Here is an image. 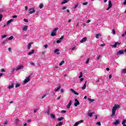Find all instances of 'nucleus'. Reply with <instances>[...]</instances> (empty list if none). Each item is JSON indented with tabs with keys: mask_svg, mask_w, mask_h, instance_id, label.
I'll use <instances>...</instances> for the list:
<instances>
[{
	"mask_svg": "<svg viewBox=\"0 0 126 126\" xmlns=\"http://www.w3.org/2000/svg\"><path fill=\"white\" fill-rule=\"evenodd\" d=\"M35 12H36V10L34 7H31L29 8V13H30V14H33V13H35Z\"/></svg>",
	"mask_w": 126,
	"mask_h": 126,
	"instance_id": "obj_1",
	"label": "nucleus"
},
{
	"mask_svg": "<svg viewBox=\"0 0 126 126\" xmlns=\"http://www.w3.org/2000/svg\"><path fill=\"white\" fill-rule=\"evenodd\" d=\"M121 106L119 104H115L112 108V111H117L120 109Z\"/></svg>",
	"mask_w": 126,
	"mask_h": 126,
	"instance_id": "obj_2",
	"label": "nucleus"
},
{
	"mask_svg": "<svg viewBox=\"0 0 126 126\" xmlns=\"http://www.w3.org/2000/svg\"><path fill=\"white\" fill-rule=\"evenodd\" d=\"M59 30V29L55 28L51 33V36H57V31Z\"/></svg>",
	"mask_w": 126,
	"mask_h": 126,
	"instance_id": "obj_3",
	"label": "nucleus"
},
{
	"mask_svg": "<svg viewBox=\"0 0 126 126\" xmlns=\"http://www.w3.org/2000/svg\"><path fill=\"white\" fill-rule=\"evenodd\" d=\"M112 7H113V4H112V1L109 0L108 7L106 9V10H109L110 9V8H112Z\"/></svg>",
	"mask_w": 126,
	"mask_h": 126,
	"instance_id": "obj_4",
	"label": "nucleus"
},
{
	"mask_svg": "<svg viewBox=\"0 0 126 126\" xmlns=\"http://www.w3.org/2000/svg\"><path fill=\"white\" fill-rule=\"evenodd\" d=\"M30 81V77H26L24 81V84H26V83H28Z\"/></svg>",
	"mask_w": 126,
	"mask_h": 126,
	"instance_id": "obj_5",
	"label": "nucleus"
},
{
	"mask_svg": "<svg viewBox=\"0 0 126 126\" xmlns=\"http://www.w3.org/2000/svg\"><path fill=\"white\" fill-rule=\"evenodd\" d=\"M24 68V66H23V65L21 64L20 65H18L16 67V71L19 70L20 69H23Z\"/></svg>",
	"mask_w": 126,
	"mask_h": 126,
	"instance_id": "obj_6",
	"label": "nucleus"
},
{
	"mask_svg": "<svg viewBox=\"0 0 126 126\" xmlns=\"http://www.w3.org/2000/svg\"><path fill=\"white\" fill-rule=\"evenodd\" d=\"M118 45H121V43L119 42H116L114 45H110L111 47L112 48H117Z\"/></svg>",
	"mask_w": 126,
	"mask_h": 126,
	"instance_id": "obj_7",
	"label": "nucleus"
},
{
	"mask_svg": "<svg viewBox=\"0 0 126 126\" xmlns=\"http://www.w3.org/2000/svg\"><path fill=\"white\" fill-rule=\"evenodd\" d=\"M82 123H83V120H80V121L77 122L75 123L74 126H78L79 124H82Z\"/></svg>",
	"mask_w": 126,
	"mask_h": 126,
	"instance_id": "obj_8",
	"label": "nucleus"
},
{
	"mask_svg": "<svg viewBox=\"0 0 126 126\" xmlns=\"http://www.w3.org/2000/svg\"><path fill=\"white\" fill-rule=\"evenodd\" d=\"M79 104V101H78L77 99H75V103L74 104V106L75 107H77V106H78Z\"/></svg>",
	"mask_w": 126,
	"mask_h": 126,
	"instance_id": "obj_9",
	"label": "nucleus"
},
{
	"mask_svg": "<svg viewBox=\"0 0 126 126\" xmlns=\"http://www.w3.org/2000/svg\"><path fill=\"white\" fill-rule=\"evenodd\" d=\"M70 91L72 92V93H73V94H74L75 95H79V94L75 92L74 90L71 89H70Z\"/></svg>",
	"mask_w": 126,
	"mask_h": 126,
	"instance_id": "obj_10",
	"label": "nucleus"
},
{
	"mask_svg": "<svg viewBox=\"0 0 126 126\" xmlns=\"http://www.w3.org/2000/svg\"><path fill=\"white\" fill-rule=\"evenodd\" d=\"M60 52V49H56L54 51V53L55 54H57V55H61V53L59 52Z\"/></svg>",
	"mask_w": 126,
	"mask_h": 126,
	"instance_id": "obj_11",
	"label": "nucleus"
},
{
	"mask_svg": "<svg viewBox=\"0 0 126 126\" xmlns=\"http://www.w3.org/2000/svg\"><path fill=\"white\" fill-rule=\"evenodd\" d=\"M124 53L125 51H124V50H119L117 52V55H124Z\"/></svg>",
	"mask_w": 126,
	"mask_h": 126,
	"instance_id": "obj_12",
	"label": "nucleus"
},
{
	"mask_svg": "<svg viewBox=\"0 0 126 126\" xmlns=\"http://www.w3.org/2000/svg\"><path fill=\"white\" fill-rule=\"evenodd\" d=\"M71 104H72V101L71 100H70L69 103L66 106V108L67 109H69V108H70V106H71Z\"/></svg>",
	"mask_w": 126,
	"mask_h": 126,
	"instance_id": "obj_13",
	"label": "nucleus"
},
{
	"mask_svg": "<svg viewBox=\"0 0 126 126\" xmlns=\"http://www.w3.org/2000/svg\"><path fill=\"white\" fill-rule=\"evenodd\" d=\"M32 44L33 42H30L28 45V50H30L31 49V47H32Z\"/></svg>",
	"mask_w": 126,
	"mask_h": 126,
	"instance_id": "obj_14",
	"label": "nucleus"
},
{
	"mask_svg": "<svg viewBox=\"0 0 126 126\" xmlns=\"http://www.w3.org/2000/svg\"><path fill=\"white\" fill-rule=\"evenodd\" d=\"M14 87V86L13 85V83H11L10 85L7 87L8 89H12Z\"/></svg>",
	"mask_w": 126,
	"mask_h": 126,
	"instance_id": "obj_15",
	"label": "nucleus"
},
{
	"mask_svg": "<svg viewBox=\"0 0 126 126\" xmlns=\"http://www.w3.org/2000/svg\"><path fill=\"white\" fill-rule=\"evenodd\" d=\"M120 124V120H116L115 122L113 123V125H115V126H118Z\"/></svg>",
	"mask_w": 126,
	"mask_h": 126,
	"instance_id": "obj_16",
	"label": "nucleus"
},
{
	"mask_svg": "<svg viewBox=\"0 0 126 126\" xmlns=\"http://www.w3.org/2000/svg\"><path fill=\"white\" fill-rule=\"evenodd\" d=\"M87 40V38L86 37H85L82 38V39L80 41V43H84V42H86V40Z\"/></svg>",
	"mask_w": 126,
	"mask_h": 126,
	"instance_id": "obj_17",
	"label": "nucleus"
},
{
	"mask_svg": "<svg viewBox=\"0 0 126 126\" xmlns=\"http://www.w3.org/2000/svg\"><path fill=\"white\" fill-rule=\"evenodd\" d=\"M87 83V81H85V83L84 84L83 87H82V90H85V89L86 88V84Z\"/></svg>",
	"mask_w": 126,
	"mask_h": 126,
	"instance_id": "obj_18",
	"label": "nucleus"
},
{
	"mask_svg": "<svg viewBox=\"0 0 126 126\" xmlns=\"http://www.w3.org/2000/svg\"><path fill=\"white\" fill-rule=\"evenodd\" d=\"M94 114H95V112H91V113H89L88 114V116H89V117H90V118H91V117H92L93 116Z\"/></svg>",
	"mask_w": 126,
	"mask_h": 126,
	"instance_id": "obj_19",
	"label": "nucleus"
},
{
	"mask_svg": "<svg viewBox=\"0 0 126 126\" xmlns=\"http://www.w3.org/2000/svg\"><path fill=\"white\" fill-rule=\"evenodd\" d=\"M34 53H35V50H32L31 52H29L28 53V55H29V56H31V55H33V54H34Z\"/></svg>",
	"mask_w": 126,
	"mask_h": 126,
	"instance_id": "obj_20",
	"label": "nucleus"
},
{
	"mask_svg": "<svg viewBox=\"0 0 126 126\" xmlns=\"http://www.w3.org/2000/svg\"><path fill=\"white\" fill-rule=\"evenodd\" d=\"M111 117L112 118H113V117H116V111H112Z\"/></svg>",
	"mask_w": 126,
	"mask_h": 126,
	"instance_id": "obj_21",
	"label": "nucleus"
},
{
	"mask_svg": "<svg viewBox=\"0 0 126 126\" xmlns=\"http://www.w3.org/2000/svg\"><path fill=\"white\" fill-rule=\"evenodd\" d=\"M28 29V26H25L23 28V31H27V30Z\"/></svg>",
	"mask_w": 126,
	"mask_h": 126,
	"instance_id": "obj_22",
	"label": "nucleus"
},
{
	"mask_svg": "<svg viewBox=\"0 0 126 126\" xmlns=\"http://www.w3.org/2000/svg\"><path fill=\"white\" fill-rule=\"evenodd\" d=\"M126 120L124 119L123 120V121H122V124L123 125V126H126Z\"/></svg>",
	"mask_w": 126,
	"mask_h": 126,
	"instance_id": "obj_23",
	"label": "nucleus"
},
{
	"mask_svg": "<svg viewBox=\"0 0 126 126\" xmlns=\"http://www.w3.org/2000/svg\"><path fill=\"white\" fill-rule=\"evenodd\" d=\"M63 125V122H60L57 124L56 126H62Z\"/></svg>",
	"mask_w": 126,
	"mask_h": 126,
	"instance_id": "obj_24",
	"label": "nucleus"
},
{
	"mask_svg": "<svg viewBox=\"0 0 126 126\" xmlns=\"http://www.w3.org/2000/svg\"><path fill=\"white\" fill-rule=\"evenodd\" d=\"M101 36L102 34H101L100 33L96 34H95V38H96V39H99V37H101Z\"/></svg>",
	"mask_w": 126,
	"mask_h": 126,
	"instance_id": "obj_25",
	"label": "nucleus"
},
{
	"mask_svg": "<svg viewBox=\"0 0 126 126\" xmlns=\"http://www.w3.org/2000/svg\"><path fill=\"white\" fill-rule=\"evenodd\" d=\"M61 87H62V86H61V84H60L59 87L55 89V92H57V91H59L60 89H61Z\"/></svg>",
	"mask_w": 126,
	"mask_h": 126,
	"instance_id": "obj_26",
	"label": "nucleus"
},
{
	"mask_svg": "<svg viewBox=\"0 0 126 126\" xmlns=\"http://www.w3.org/2000/svg\"><path fill=\"white\" fill-rule=\"evenodd\" d=\"M50 115H51V119H56V116H55V115H54V114L51 113V114H50Z\"/></svg>",
	"mask_w": 126,
	"mask_h": 126,
	"instance_id": "obj_27",
	"label": "nucleus"
},
{
	"mask_svg": "<svg viewBox=\"0 0 126 126\" xmlns=\"http://www.w3.org/2000/svg\"><path fill=\"white\" fill-rule=\"evenodd\" d=\"M42 7H44V4L43 3H41L39 5V8H40V9H42Z\"/></svg>",
	"mask_w": 126,
	"mask_h": 126,
	"instance_id": "obj_28",
	"label": "nucleus"
},
{
	"mask_svg": "<svg viewBox=\"0 0 126 126\" xmlns=\"http://www.w3.org/2000/svg\"><path fill=\"white\" fill-rule=\"evenodd\" d=\"M69 0H64L62 2V4H64V3H66V2H68Z\"/></svg>",
	"mask_w": 126,
	"mask_h": 126,
	"instance_id": "obj_29",
	"label": "nucleus"
},
{
	"mask_svg": "<svg viewBox=\"0 0 126 126\" xmlns=\"http://www.w3.org/2000/svg\"><path fill=\"white\" fill-rule=\"evenodd\" d=\"M12 21H13V19H10V20L8 21L7 22V25H8V24H10Z\"/></svg>",
	"mask_w": 126,
	"mask_h": 126,
	"instance_id": "obj_30",
	"label": "nucleus"
},
{
	"mask_svg": "<svg viewBox=\"0 0 126 126\" xmlns=\"http://www.w3.org/2000/svg\"><path fill=\"white\" fill-rule=\"evenodd\" d=\"M121 73L126 74V68L123 69L122 70H121Z\"/></svg>",
	"mask_w": 126,
	"mask_h": 126,
	"instance_id": "obj_31",
	"label": "nucleus"
},
{
	"mask_svg": "<svg viewBox=\"0 0 126 126\" xmlns=\"http://www.w3.org/2000/svg\"><path fill=\"white\" fill-rule=\"evenodd\" d=\"M20 122L18 119H15V123L16 124V125L17 126L18 125V123Z\"/></svg>",
	"mask_w": 126,
	"mask_h": 126,
	"instance_id": "obj_32",
	"label": "nucleus"
},
{
	"mask_svg": "<svg viewBox=\"0 0 126 126\" xmlns=\"http://www.w3.org/2000/svg\"><path fill=\"white\" fill-rule=\"evenodd\" d=\"M83 76V74H82V72H80L79 73V78H81Z\"/></svg>",
	"mask_w": 126,
	"mask_h": 126,
	"instance_id": "obj_33",
	"label": "nucleus"
},
{
	"mask_svg": "<svg viewBox=\"0 0 126 126\" xmlns=\"http://www.w3.org/2000/svg\"><path fill=\"white\" fill-rule=\"evenodd\" d=\"M64 118L63 117H61V118H58V121H62V120H63Z\"/></svg>",
	"mask_w": 126,
	"mask_h": 126,
	"instance_id": "obj_34",
	"label": "nucleus"
},
{
	"mask_svg": "<svg viewBox=\"0 0 126 126\" xmlns=\"http://www.w3.org/2000/svg\"><path fill=\"white\" fill-rule=\"evenodd\" d=\"M8 124V121H6L4 122V123L3 124V125H4V126H6V125H7Z\"/></svg>",
	"mask_w": 126,
	"mask_h": 126,
	"instance_id": "obj_35",
	"label": "nucleus"
},
{
	"mask_svg": "<svg viewBox=\"0 0 126 126\" xmlns=\"http://www.w3.org/2000/svg\"><path fill=\"white\" fill-rule=\"evenodd\" d=\"M112 33H113V35L116 34V30H115V29L112 30Z\"/></svg>",
	"mask_w": 126,
	"mask_h": 126,
	"instance_id": "obj_36",
	"label": "nucleus"
},
{
	"mask_svg": "<svg viewBox=\"0 0 126 126\" xmlns=\"http://www.w3.org/2000/svg\"><path fill=\"white\" fill-rule=\"evenodd\" d=\"M63 63H64V62L63 61H62L61 63H60L59 65L61 66L63 64Z\"/></svg>",
	"mask_w": 126,
	"mask_h": 126,
	"instance_id": "obj_37",
	"label": "nucleus"
},
{
	"mask_svg": "<svg viewBox=\"0 0 126 126\" xmlns=\"http://www.w3.org/2000/svg\"><path fill=\"white\" fill-rule=\"evenodd\" d=\"M100 58H101V55H98L96 57V60H97V61H99V60H100Z\"/></svg>",
	"mask_w": 126,
	"mask_h": 126,
	"instance_id": "obj_38",
	"label": "nucleus"
},
{
	"mask_svg": "<svg viewBox=\"0 0 126 126\" xmlns=\"http://www.w3.org/2000/svg\"><path fill=\"white\" fill-rule=\"evenodd\" d=\"M88 100L90 101V102H94V99L92 98H88Z\"/></svg>",
	"mask_w": 126,
	"mask_h": 126,
	"instance_id": "obj_39",
	"label": "nucleus"
},
{
	"mask_svg": "<svg viewBox=\"0 0 126 126\" xmlns=\"http://www.w3.org/2000/svg\"><path fill=\"white\" fill-rule=\"evenodd\" d=\"M63 38H64V36H62L59 39V40L62 42V41H63Z\"/></svg>",
	"mask_w": 126,
	"mask_h": 126,
	"instance_id": "obj_40",
	"label": "nucleus"
},
{
	"mask_svg": "<svg viewBox=\"0 0 126 126\" xmlns=\"http://www.w3.org/2000/svg\"><path fill=\"white\" fill-rule=\"evenodd\" d=\"M19 86H20V84H16V86H15V87L16 88H17V87H19Z\"/></svg>",
	"mask_w": 126,
	"mask_h": 126,
	"instance_id": "obj_41",
	"label": "nucleus"
},
{
	"mask_svg": "<svg viewBox=\"0 0 126 126\" xmlns=\"http://www.w3.org/2000/svg\"><path fill=\"white\" fill-rule=\"evenodd\" d=\"M76 49V46H74L71 49L72 51H75V50Z\"/></svg>",
	"mask_w": 126,
	"mask_h": 126,
	"instance_id": "obj_42",
	"label": "nucleus"
},
{
	"mask_svg": "<svg viewBox=\"0 0 126 126\" xmlns=\"http://www.w3.org/2000/svg\"><path fill=\"white\" fill-rule=\"evenodd\" d=\"M46 96H47V94H43V95L41 96V99H44V98H45V97H46Z\"/></svg>",
	"mask_w": 126,
	"mask_h": 126,
	"instance_id": "obj_43",
	"label": "nucleus"
},
{
	"mask_svg": "<svg viewBox=\"0 0 126 126\" xmlns=\"http://www.w3.org/2000/svg\"><path fill=\"white\" fill-rule=\"evenodd\" d=\"M24 21L25 22H27V23L29 22V21L28 19H24Z\"/></svg>",
	"mask_w": 126,
	"mask_h": 126,
	"instance_id": "obj_44",
	"label": "nucleus"
},
{
	"mask_svg": "<svg viewBox=\"0 0 126 126\" xmlns=\"http://www.w3.org/2000/svg\"><path fill=\"white\" fill-rule=\"evenodd\" d=\"M126 35V31L125 32V33H123L122 34V37H125Z\"/></svg>",
	"mask_w": 126,
	"mask_h": 126,
	"instance_id": "obj_45",
	"label": "nucleus"
},
{
	"mask_svg": "<svg viewBox=\"0 0 126 126\" xmlns=\"http://www.w3.org/2000/svg\"><path fill=\"white\" fill-rule=\"evenodd\" d=\"M54 69H59V66H54Z\"/></svg>",
	"mask_w": 126,
	"mask_h": 126,
	"instance_id": "obj_46",
	"label": "nucleus"
},
{
	"mask_svg": "<svg viewBox=\"0 0 126 126\" xmlns=\"http://www.w3.org/2000/svg\"><path fill=\"white\" fill-rule=\"evenodd\" d=\"M12 39H13V36H11L9 37V38L8 39V40H12Z\"/></svg>",
	"mask_w": 126,
	"mask_h": 126,
	"instance_id": "obj_47",
	"label": "nucleus"
},
{
	"mask_svg": "<svg viewBox=\"0 0 126 126\" xmlns=\"http://www.w3.org/2000/svg\"><path fill=\"white\" fill-rule=\"evenodd\" d=\"M25 9L26 11H27V10H28V6H25Z\"/></svg>",
	"mask_w": 126,
	"mask_h": 126,
	"instance_id": "obj_48",
	"label": "nucleus"
},
{
	"mask_svg": "<svg viewBox=\"0 0 126 126\" xmlns=\"http://www.w3.org/2000/svg\"><path fill=\"white\" fill-rule=\"evenodd\" d=\"M96 125H98V126H101V122H97Z\"/></svg>",
	"mask_w": 126,
	"mask_h": 126,
	"instance_id": "obj_49",
	"label": "nucleus"
},
{
	"mask_svg": "<svg viewBox=\"0 0 126 126\" xmlns=\"http://www.w3.org/2000/svg\"><path fill=\"white\" fill-rule=\"evenodd\" d=\"M87 4H88V2H87L83 3V5H86Z\"/></svg>",
	"mask_w": 126,
	"mask_h": 126,
	"instance_id": "obj_50",
	"label": "nucleus"
},
{
	"mask_svg": "<svg viewBox=\"0 0 126 126\" xmlns=\"http://www.w3.org/2000/svg\"><path fill=\"white\" fill-rule=\"evenodd\" d=\"M6 37V35H2L1 38L2 39H4V38H5Z\"/></svg>",
	"mask_w": 126,
	"mask_h": 126,
	"instance_id": "obj_51",
	"label": "nucleus"
},
{
	"mask_svg": "<svg viewBox=\"0 0 126 126\" xmlns=\"http://www.w3.org/2000/svg\"><path fill=\"white\" fill-rule=\"evenodd\" d=\"M46 54V51H43L41 53V55H45Z\"/></svg>",
	"mask_w": 126,
	"mask_h": 126,
	"instance_id": "obj_52",
	"label": "nucleus"
},
{
	"mask_svg": "<svg viewBox=\"0 0 126 126\" xmlns=\"http://www.w3.org/2000/svg\"><path fill=\"white\" fill-rule=\"evenodd\" d=\"M61 42H62L61 40H57L56 43H57L58 44H60V43H61Z\"/></svg>",
	"mask_w": 126,
	"mask_h": 126,
	"instance_id": "obj_53",
	"label": "nucleus"
},
{
	"mask_svg": "<svg viewBox=\"0 0 126 126\" xmlns=\"http://www.w3.org/2000/svg\"><path fill=\"white\" fill-rule=\"evenodd\" d=\"M12 70L13 72H14V71H15V70H16V68H13L12 69Z\"/></svg>",
	"mask_w": 126,
	"mask_h": 126,
	"instance_id": "obj_54",
	"label": "nucleus"
},
{
	"mask_svg": "<svg viewBox=\"0 0 126 126\" xmlns=\"http://www.w3.org/2000/svg\"><path fill=\"white\" fill-rule=\"evenodd\" d=\"M1 72H5V70L4 69L2 68L1 70Z\"/></svg>",
	"mask_w": 126,
	"mask_h": 126,
	"instance_id": "obj_55",
	"label": "nucleus"
},
{
	"mask_svg": "<svg viewBox=\"0 0 126 126\" xmlns=\"http://www.w3.org/2000/svg\"><path fill=\"white\" fill-rule=\"evenodd\" d=\"M61 98H62V96H61V95H60V96H59L58 97H57V100H60V99H61Z\"/></svg>",
	"mask_w": 126,
	"mask_h": 126,
	"instance_id": "obj_56",
	"label": "nucleus"
},
{
	"mask_svg": "<svg viewBox=\"0 0 126 126\" xmlns=\"http://www.w3.org/2000/svg\"><path fill=\"white\" fill-rule=\"evenodd\" d=\"M90 22H91V20L89 19L88 21H87L86 23H90Z\"/></svg>",
	"mask_w": 126,
	"mask_h": 126,
	"instance_id": "obj_57",
	"label": "nucleus"
},
{
	"mask_svg": "<svg viewBox=\"0 0 126 126\" xmlns=\"http://www.w3.org/2000/svg\"><path fill=\"white\" fill-rule=\"evenodd\" d=\"M94 117H95V120H97V119H98V115H94Z\"/></svg>",
	"mask_w": 126,
	"mask_h": 126,
	"instance_id": "obj_58",
	"label": "nucleus"
},
{
	"mask_svg": "<svg viewBox=\"0 0 126 126\" xmlns=\"http://www.w3.org/2000/svg\"><path fill=\"white\" fill-rule=\"evenodd\" d=\"M63 10H64V9H66V7L64 6L62 8Z\"/></svg>",
	"mask_w": 126,
	"mask_h": 126,
	"instance_id": "obj_59",
	"label": "nucleus"
},
{
	"mask_svg": "<svg viewBox=\"0 0 126 126\" xmlns=\"http://www.w3.org/2000/svg\"><path fill=\"white\" fill-rule=\"evenodd\" d=\"M44 48H45V49H47V48H48V44H46L44 46Z\"/></svg>",
	"mask_w": 126,
	"mask_h": 126,
	"instance_id": "obj_60",
	"label": "nucleus"
},
{
	"mask_svg": "<svg viewBox=\"0 0 126 126\" xmlns=\"http://www.w3.org/2000/svg\"><path fill=\"white\" fill-rule=\"evenodd\" d=\"M30 64H31V65H35V64H34V63L32 62H31Z\"/></svg>",
	"mask_w": 126,
	"mask_h": 126,
	"instance_id": "obj_61",
	"label": "nucleus"
},
{
	"mask_svg": "<svg viewBox=\"0 0 126 126\" xmlns=\"http://www.w3.org/2000/svg\"><path fill=\"white\" fill-rule=\"evenodd\" d=\"M77 6H78V4L75 5L74 6V8H75V9L77 7Z\"/></svg>",
	"mask_w": 126,
	"mask_h": 126,
	"instance_id": "obj_62",
	"label": "nucleus"
},
{
	"mask_svg": "<svg viewBox=\"0 0 126 126\" xmlns=\"http://www.w3.org/2000/svg\"><path fill=\"white\" fill-rule=\"evenodd\" d=\"M123 4H124V5H126V0H125Z\"/></svg>",
	"mask_w": 126,
	"mask_h": 126,
	"instance_id": "obj_63",
	"label": "nucleus"
},
{
	"mask_svg": "<svg viewBox=\"0 0 126 126\" xmlns=\"http://www.w3.org/2000/svg\"><path fill=\"white\" fill-rule=\"evenodd\" d=\"M8 50L9 52H11V48H10V47L8 48Z\"/></svg>",
	"mask_w": 126,
	"mask_h": 126,
	"instance_id": "obj_64",
	"label": "nucleus"
}]
</instances>
